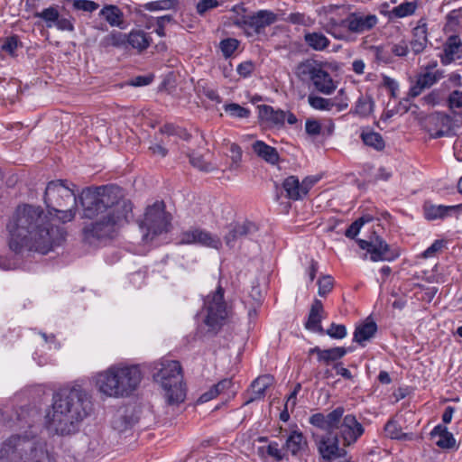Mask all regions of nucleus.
Returning <instances> with one entry per match:
<instances>
[{"instance_id":"obj_1","label":"nucleus","mask_w":462,"mask_h":462,"mask_svg":"<svg viewBox=\"0 0 462 462\" xmlns=\"http://www.w3.org/2000/svg\"><path fill=\"white\" fill-rule=\"evenodd\" d=\"M43 200L47 214L40 206L24 204L16 208L7 224L9 247L15 254L26 248L45 254L65 240L64 227L52 224L49 216L54 212L60 222H70L76 216L79 196H76L67 180H56L47 184Z\"/></svg>"},{"instance_id":"obj_2","label":"nucleus","mask_w":462,"mask_h":462,"mask_svg":"<svg viewBox=\"0 0 462 462\" xmlns=\"http://www.w3.org/2000/svg\"><path fill=\"white\" fill-rule=\"evenodd\" d=\"M79 203L83 217L95 218L82 229L83 241L88 245L115 239L120 227L132 217L131 201L118 198L113 188H86L79 194Z\"/></svg>"},{"instance_id":"obj_3","label":"nucleus","mask_w":462,"mask_h":462,"mask_svg":"<svg viewBox=\"0 0 462 462\" xmlns=\"http://www.w3.org/2000/svg\"><path fill=\"white\" fill-rule=\"evenodd\" d=\"M93 411L92 397L79 384H66L52 393L46 426L58 435H70Z\"/></svg>"},{"instance_id":"obj_4","label":"nucleus","mask_w":462,"mask_h":462,"mask_svg":"<svg viewBox=\"0 0 462 462\" xmlns=\"http://www.w3.org/2000/svg\"><path fill=\"white\" fill-rule=\"evenodd\" d=\"M143 377L139 365L116 364L96 375V387L107 397L125 398L139 388Z\"/></svg>"},{"instance_id":"obj_5","label":"nucleus","mask_w":462,"mask_h":462,"mask_svg":"<svg viewBox=\"0 0 462 462\" xmlns=\"http://www.w3.org/2000/svg\"><path fill=\"white\" fill-rule=\"evenodd\" d=\"M0 462H51L48 451L32 430L13 434L0 447Z\"/></svg>"},{"instance_id":"obj_6","label":"nucleus","mask_w":462,"mask_h":462,"mask_svg":"<svg viewBox=\"0 0 462 462\" xmlns=\"http://www.w3.org/2000/svg\"><path fill=\"white\" fill-rule=\"evenodd\" d=\"M155 367L153 379L160 383L164 391V397L168 404H178L185 399V386L183 383L182 368L176 360H162Z\"/></svg>"},{"instance_id":"obj_7","label":"nucleus","mask_w":462,"mask_h":462,"mask_svg":"<svg viewBox=\"0 0 462 462\" xmlns=\"http://www.w3.org/2000/svg\"><path fill=\"white\" fill-rule=\"evenodd\" d=\"M295 74L301 81H310L315 89L322 94L330 95L336 89L330 74L315 60L308 59L300 62Z\"/></svg>"},{"instance_id":"obj_8","label":"nucleus","mask_w":462,"mask_h":462,"mask_svg":"<svg viewBox=\"0 0 462 462\" xmlns=\"http://www.w3.org/2000/svg\"><path fill=\"white\" fill-rule=\"evenodd\" d=\"M224 294V289L218 285L214 292L209 293L204 299L203 311L205 317L203 322L208 328V332L213 335L218 333L228 315Z\"/></svg>"},{"instance_id":"obj_9","label":"nucleus","mask_w":462,"mask_h":462,"mask_svg":"<svg viewBox=\"0 0 462 462\" xmlns=\"http://www.w3.org/2000/svg\"><path fill=\"white\" fill-rule=\"evenodd\" d=\"M171 221V214L165 211L163 201H156L148 206L143 219L139 224L140 228L146 231L143 235V239L147 242L158 235L168 232Z\"/></svg>"},{"instance_id":"obj_10","label":"nucleus","mask_w":462,"mask_h":462,"mask_svg":"<svg viewBox=\"0 0 462 462\" xmlns=\"http://www.w3.org/2000/svg\"><path fill=\"white\" fill-rule=\"evenodd\" d=\"M278 21V15L271 10H259L233 19V24L241 29L245 36L254 37L264 33L266 27Z\"/></svg>"},{"instance_id":"obj_11","label":"nucleus","mask_w":462,"mask_h":462,"mask_svg":"<svg viewBox=\"0 0 462 462\" xmlns=\"http://www.w3.org/2000/svg\"><path fill=\"white\" fill-rule=\"evenodd\" d=\"M356 242L361 249L366 250L373 262H391L400 256V251L398 248L392 247L379 236H376L374 239L370 241L358 239Z\"/></svg>"},{"instance_id":"obj_12","label":"nucleus","mask_w":462,"mask_h":462,"mask_svg":"<svg viewBox=\"0 0 462 462\" xmlns=\"http://www.w3.org/2000/svg\"><path fill=\"white\" fill-rule=\"evenodd\" d=\"M179 245H198L213 249H220L222 241L217 235H213L206 229L191 226L183 230L178 236Z\"/></svg>"},{"instance_id":"obj_13","label":"nucleus","mask_w":462,"mask_h":462,"mask_svg":"<svg viewBox=\"0 0 462 462\" xmlns=\"http://www.w3.org/2000/svg\"><path fill=\"white\" fill-rule=\"evenodd\" d=\"M317 449L319 455V462H333L340 459L339 462H353L347 458V451L345 448L339 447L337 435H325L320 437L317 442Z\"/></svg>"},{"instance_id":"obj_14","label":"nucleus","mask_w":462,"mask_h":462,"mask_svg":"<svg viewBox=\"0 0 462 462\" xmlns=\"http://www.w3.org/2000/svg\"><path fill=\"white\" fill-rule=\"evenodd\" d=\"M378 23L375 14H364L360 12L348 13L345 17L346 33L348 39L345 42H353L354 35L363 34L374 29Z\"/></svg>"},{"instance_id":"obj_15","label":"nucleus","mask_w":462,"mask_h":462,"mask_svg":"<svg viewBox=\"0 0 462 462\" xmlns=\"http://www.w3.org/2000/svg\"><path fill=\"white\" fill-rule=\"evenodd\" d=\"M364 432V426L357 420L355 415H345L339 428V434L343 440L344 447L356 443Z\"/></svg>"},{"instance_id":"obj_16","label":"nucleus","mask_w":462,"mask_h":462,"mask_svg":"<svg viewBox=\"0 0 462 462\" xmlns=\"http://www.w3.org/2000/svg\"><path fill=\"white\" fill-rule=\"evenodd\" d=\"M257 231L258 227L254 222L246 220L242 223H235L230 225L224 240L228 247H233L237 240L254 235Z\"/></svg>"},{"instance_id":"obj_17","label":"nucleus","mask_w":462,"mask_h":462,"mask_svg":"<svg viewBox=\"0 0 462 462\" xmlns=\"http://www.w3.org/2000/svg\"><path fill=\"white\" fill-rule=\"evenodd\" d=\"M294 457H301L309 449L306 437L299 430H291L282 447Z\"/></svg>"},{"instance_id":"obj_18","label":"nucleus","mask_w":462,"mask_h":462,"mask_svg":"<svg viewBox=\"0 0 462 462\" xmlns=\"http://www.w3.org/2000/svg\"><path fill=\"white\" fill-rule=\"evenodd\" d=\"M324 308L322 301L315 299L311 304L308 319L305 322V328L319 334H324V329L321 326L323 319Z\"/></svg>"},{"instance_id":"obj_19","label":"nucleus","mask_w":462,"mask_h":462,"mask_svg":"<svg viewBox=\"0 0 462 462\" xmlns=\"http://www.w3.org/2000/svg\"><path fill=\"white\" fill-rule=\"evenodd\" d=\"M462 52V42L458 35H450L443 45V53L440 54V61L443 65L453 62L456 57Z\"/></svg>"},{"instance_id":"obj_20","label":"nucleus","mask_w":462,"mask_h":462,"mask_svg":"<svg viewBox=\"0 0 462 462\" xmlns=\"http://www.w3.org/2000/svg\"><path fill=\"white\" fill-rule=\"evenodd\" d=\"M462 211V203L455 206L444 205H425L424 215L428 220L442 219L452 213H459Z\"/></svg>"},{"instance_id":"obj_21","label":"nucleus","mask_w":462,"mask_h":462,"mask_svg":"<svg viewBox=\"0 0 462 462\" xmlns=\"http://www.w3.org/2000/svg\"><path fill=\"white\" fill-rule=\"evenodd\" d=\"M347 349L343 346H337L328 349H321L319 346L312 347L309 350L310 355L316 354L319 362L329 365L331 362L337 361L345 356Z\"/></svg>"},{"instance_id":"obj_22","label":"nucleus","mask_w":462,"mask_h":462,"mask_svg":"<svg viewBox=\"0 0 462 462\" xmlns=\"http://www.w3.org/2000/svg\"><path fill=\"white\" fill-rule=\"evenodd\" d=\"M259 118L272 126L282 127L284 125V111L274 109L269 105L258 106Z\"/></svg>"},{"instance_id":"obj_23","label":"nucleus","mask_w":462,"mask_h":462,"mask_svg":"<svg viewBox=\"0 0 462 462\" xmlns=\"http://www.w3.org/2000/svg\"><path fill=\"white\" fill-rule=\"evenodd\" d=\"M254 152L265 162L271 165L278 164L280 155L276 148L268 145L263 141L257 140L252 144Z\"/></svg>"},{"instance_id":"obj_24","label":"nucleus","mask_w":462,"mask_h":462,"mask_svg":"<svg viewBox=\"0 0 462 462\" xmlns=\"http://www.w3.org/2000/svg\"><path fill=\"white\" fill-rule=\"evenodd\" d=\"M428 43V28L426 23L419 21L418 25L412 30V40L411 48L412 52L417 55L421 53Z\"/></svg>"},{"instance_id":"obj_25","label":"nucleus","mask_w":462,"mask_h":462,"mask_svg":"<svg viewBox=\"0 0 462 462\" xmlns=\"http://www.w3.org/2000/svg\"><path fill=\"white\" fill-rule=\"evenodd\" d=\"M127 38L128 46L139 52L145 51L152 42L151 35L141 29H133L127 33Z\"/></svg>"},{"instance_id":"obj_26","label":"nucleus","mask_w":462,"mask_h":462,"mask_svg":"<svg viewBox=\"0 0 462 462\" xmlns=\"http://www.w3.org/2000/svg\"><path fill=\"white\" fill-rule=\"evenodd\" d=\"M305 44L315 51H323L330 45V40L321 32H305L303 35Z\"/></svg>"},{"instance_id":"obj_27","label":"nucleus","mask_w":462,"mask_h":462,"mask_svg":"<svg viewBox=\"0 0 462 462\" xmlns=\"http://www.w3.org/2000/svg\"><path fill=\"white\" fill-rule=\"evenodd\" d=\"M430 435L435 438L436 445L440 448L449 449L455 447L456 439L451 432H449L446 426L439 424L432 430Z\"/></svg>"},{"instance_id":"obj_28","label":"nucleus","mask_w":462,"mask_h":462,"mask_svg":"<svg viewBox=\"0 0 462 462\" xmlns=\"http://www.w3.org/2000/svg\"><path fill=\"white\" fill-rule=\"evenodd\" d=\"M435 84L430 71L420 73L416 77L415 83L410 88L408 97L411 98L417 97L423 90L431 88Z\"/></svg>"},{"instance_id":"obj_29","label":"nucleus","mask_w":462,"mask_h":462,"mask_svg":"<svg viewBox=\"0 0 462 462\" xmlns=\"http://www.w3.org/2000/svg\"><path fill=\"white\" fill-rule=\"evenodd\" d=\"M376 331V323L374 321H367L356 328L353 340L360 346H365V342L374 337Z\"/></svg>"},{"instance_id":"obj_30","label":"nucleus","mask_w":462,"mask_h":462,"mask_svg":"<svg viewBox=\"0 0 462 462\" xmlns=\"http://www.w3.org/2000/svg\"><path fill=\"white\" fill-rule=\"evenodd\" d=\"M324 30L337 41L348 39V34L346 33L345 18L337 19L329 17L324 26Z\"/></svg>"},{"instance_id":"obj_31","label":"nucleus","mask_w":462,"mask_h":462,"mask_svg":"<svg viewBox=\"0 0 462 462\" xmlns=\"http://www.w3.org/2000/svg\"><path fill=\"white\" fill-rule=\"evenodd\" d=\"M99 15L102 16L111 26L123 28L124 14L118 6L106 5L101 9Z\"/></svg>"},{"instance_id":"obj_32","label":"nucleus","mask_w":462,"mask_h":462,"mask_svg":"<svg viewBox=\"0 0 462 462\" xmlns=\"http://www.w3.org/2000/svg\"><path fill=\"white\" fill-rule=\"evenodd\" d=\"M282 189L286 192V197L291 200H300L304 198L301 190L300 182L296 176H289L282 182Z\"/></svg>"},{"instance_id":"obj_33","label":"nucleus","mask_w":462,"mask_h":462,"mask_svg":"<svg viewBox=\"0 0 462 462\" xmlns=\"http://www.w3.org/2000/svg\"><path fill=\"white\" fill-rule=\"evenodd\" d=\"M127 34L118 32L112 31L110 33L104 36L100 42L102 48L107 49L110 47L115 48H127L128 46Z\"/></svg>"},{"instance_id":"obj_34","label":"nucleus","mask_w":462,"mask_h":462,"mask_svg":"<svg viewBox=\"0 0 462 462\" xmlns=\"http://www.w3.org/2000/svg\"><path fill=\"white\" fill-rule=\"evenodd\" d=\"M273 377L270 374H263L257 377L252 383V394L251 401L262 399L264 397L265 391L273 384Z\"/></svg>"},{"instance_id":"obj_35","label":"nucleus","mask_w":462,"mask_h":462,"mask_svg":"<svg viewBox=\"0 0 462 462\" xmlns=\"http://www.w3.org/2000/svg\"><path fill=\"white\" fill-rule=\"evenodd\" d=\"M384 432L387 437L399 440H412L414 435L412 433H404L398 421L392 418L384 425Z\"/></svg>"},{"instance_id":"obj_36","label":"nucleus","mask_w":462,"mask_h":462,"mask_svg":"<svg viewBox=\"0 0 462 462\" xmlns=\"http://www.w3.org/2000/svg\"><path fill=\"white\" fill-rule=\"evenodd\" d=\"M374 101L369 95H361L356 104L353 114L357 115L360 117H367L374 111Z\"/></svg>"},{"instance_id":"obj_37","label":"nucleus","mask_w":462,"mask_h":462,"mask_svg":"<svg viewBox=\"0 0 462 462\" xmlns=\"http://www.w3.org/2000/svg\"><path fill=\"white\" fill-rule=\"evenodd\" d=\"M360 138L364 143L376 151H383L385 147V143L383 136L373 130H363Z\"/></svg>"},{"instance_id":"obj_38","label":"nucleus","mask_w":462,"mask_h":462,"mask_svg":"<svg viewBox=\"0 0 462 462\" xmlns=\"http://www.w3.org/2000/svg\"><path fill=\"white\" fill-rule=\"evenodd\" d=\"M462 30V7L450 11L446 15V24L444 31L446 32L456 33Z\"/></svg>"},{"instance_id":"obj_39","label":"nucleus","mask_w":462,"mask_h":462,"mask_svg":"<svg viewBox=\"0 0 462 462\" xmlns=\"http://www.w3.org/2000/svg\"><path fill=\"white\" fill-rule=\"evenodd\" d=\"M345 408L338 406L326 415L328 432L339 430L342 420L345 417Z\"/></svg>"},{"instance_id":"obj_40","label":"nucleus","mask_w":462,"mask_h":462,"mask_svg":"<svg viewBox=\"0 0 462 462\" xmlns=\"http://www.w3.org/2000/svg\"><path fill=\"white\" fill-rule=\"evenodd\" d=\"M418 8V2H403L390 12V17L403 18L412 15Z\"/></svg>"},{"instance_id":"obj_41","label":"nucleus","mask_w":462,"mask_h":462,"mask_svg":"<svg viewBox=\"0 0 462 462\" xmlns=\"http://www.w3.org/2000/svg\"><path fill=\"white\" fill-rule=\"evenodd\" d=\"M309 105L320 111H330L335 106V100L332 98H325L314 94H310L308 97Z\"/></svg>"},{"instance_id":"obj_42","label":"nucleus","mask_w":462,"mask_h":462,"mask_svg":"<svg viewBox=\"0 0 462 462\" xmlns=\"http://www.w3.org/2000/svg\"><path fill=\"white\" fill-rule=\"evenodd\" d=\"M23 48V42L17 35H11L3 40L1 50L12 57L16 56V51Z\"/></svg>"},{"instance_id":"obj_43","label":"nucleus","mask_w":462,"mask_h":462,"mask_svg":"<svg viewBox=\"0 0 462 462\" xmlns=\"http://www.w3.org/2000/svg\"><path fill=\"white\" fill-rule=\"evenodd\" d=\"M59 11L56 7L50 6L48 8L43 9L42 12H36L33 16L37 18L42 19L46 23V26L48 28L55 25L58 18H59Z\"/></svg>"},{"instance_id":"obj_44","label":"nucleus","mask_w":462,"mask_h":462,"mask_svg":"<svg viewBox=\"0 0 462 462\" xmlns=\"http://www.w3.org/2000/svg\"><path fill=\"white\" fill-rule=\"evenodd\" d=\"M161 132L168 135L178 136L179 138L187 142H189L191 138V134L185 128L175 125L173 124H165L161 128Z\"/></svg>"},{"instance_id":"obj_45","label":"nucleus","mask_w":462,"mask_h":462,"mask_svg":"<svg viewBox=\"0 0 462 462\" xmlns=\"http://www.w3.org/2000/svg\"><path fill=\"white\" fill-rule=\"evenodd\" d=\"M177 5L178 0H157L146 3L143 5V7L144 10L152 12L173 9Z\"/></svg>"},{"instance_id":"obj_46","label":"nucleus","mask_w":462,"mask_h":462,"mask_svg":"<svg viewBox=\"0 0 462 462\" xmlns=\"http://www.w3.org/2000/svg\"><path fill=\"white\" fill-rule=\"evenodd\" d=\"M224 109L231 116L236 118H247L251 114L248 108L244 107L236 103L226 104L224 106Z\"/></svg>"},{"instance_id":"obj_47","label":"nucleus","mask_w":462,"mask_h":462,"mask_svg":"<svg viewBox=\"0 0 462 462\" xmlns=\"http://www.w3.org/2000/svg\"><path fill=\"white\" fill-rule=\"evenodd\" d=\"M239 41L235 38H226L220 42L219 48L225 58H230L239 47Z\"/></svg>"},{"instance_id":"obj_48","label":"nucleus","mask_w":462,"mask_h":462,"mask_svg":"<svg viewBox=\"0 0 462 462\" xmlns=\"http://www.w3.org/2000/svg\"><path fill=\"white\" fill-rule=\"evenodd\" d=\"M285 21L292 24L302 26H311L314 23V19L303 13L299 12L290 14Z\"/></svg>"},{"instance_id":"obj_49","label":"nucleus","mask_w":462,"mask_h":462,"mask_svg":"<svg viewBox=\"0 0 462 462\" xmlns=\"http://www.w3.org/2000/svg\"><path fill=\"white\" fill-rule=\"evenodd\" d=\"M437 118H438V121L443 126H448V130H442V129L438 130L435 133L431 134V137L437 139V138H440V137H443V136L449 135L450 124L452 122L451 116L449 115H448V114H445V113H438L437 114Z\"/></svg>"},{"instance_id":"obj_50","label":"nucleus","mask_w":462,"mask_h":462,"mask_svg":"<svg viewBox=\"0 0 462 462\" xmlns=\"http://www.w3.org/2000/svg\"><path fill=\"white\" fill-rule=\"evenodd\" d=\"M318 285L319 295L321 297H326L334 287V280L330 275H322L318 281Z\"/></svg>"},{"instance_id":"obj_51","label":"nucleus","mask_w":462,"mask_h":462,"mask_svg":"<svg viewBox=\"0 0 462 462\" xmlns=\"http://www.w3.org/2000/svg\"><path fill=\"white\" fill-rule=\"evenodd\" d=\"M446 105L452 112L462 108V91L457 89L451 91L446 99Z\"/></svg>"},{"instance_id":"obj_52","label":"nucleus","mask_w":462,"mask_h":462,"mask_svg":"<svg viewBox=\"0 0 462 462\" xmlns=\"http://www.w3.org/2000/svg\"><path fill=\"white\" fill-rule=\"evenodd\" d=\"M305 132L309 136L316 138L322 133V125L319 121L315 118H307L305 122Z\"/></svg>"},{"instance_id":"obj_53","label":"nucleus","mask_w":462,"mask_h":462,"mask_svg":"<svg viewBox=\"0 0 462 462\" xmlns=\"http://www.w3.org/2000/svg\"><path fill=\"white\" fill-rule=\"evenodd\" d=\"M16 413V426L20 429L24 427L32 428L33 420H32L29 411L23 407H21L15 411Z\"/></svg>"},{"instance_id":"obj_54","label":"nucleus","mask_w":462,"mask_h":462,"mask_svg":"<svg viewBox=\"0 0 462 462\" xmlns=\"http://www.w3.org/2000/svg\"><path fill=\"white\" fill-rule=\"evenodd\" d=\"M369 50L374 53L377 62L387 64L392 61L391 53L383 46H371Z\"/></svg>"},{"instance_id":"obj_55","label":"nucleus","mask_w":462,"mask_h":462,"mask_svg":"<svg viewBox=\"0 0 462 462\" xmlns=\"http://www.w3.org/2000/svg\"><path fill=\"white\" fill-rule=\"evenodd\" d=\"M324 334L332 338L341 339L346 336V328L342 324L332 323L327 330H324Z\"/></svg>"},{"instance_id":"obj_56","label":"nucleus","mask_w":462,"mask_h":462,"mask_svg":"<svg viewBox=\"0 0 462 462\" xmlns=\"http://www.w3.org/2000/svg\"><path fill=\"white\" fill-rule=\"evenodd\" d=\"M189 157L190 164L200 171H209L213 169L211 164L207 162L201 155L191 153Z\"/></svg>"},{"instance_id":"obj_57","label":"nucleus","mask_w":462,"mask_h":462,"mask_svg":"<svg viewBox=\"0 0 462 462\" xmlns=\"http://www.w3.org/2000/svg\"><path fill=\"white\" fill-rule=\"evenodd\" d=\"M219 5L220 3L217 0H200L196 5V10L199 15L203 16L207 12L217 8Z\"/></svg>"},{"instance_id":"obj_58","label":"nucleus","mask_w":462,"mask_h":462,"mask_svg":"<svg viewBox=\"0 0 462 462\" xmlns=\"http://www.w3.org/2000/svg\"><path fill=\"white\" fill-rule=\"evenodd\" d=\"M98 4L90 0H74L73 7L76 10H82L86 12L92 13L98 8Z\"/></svg>"},{"instance_id":"obj_59","label":"nucleus","mask_w":462,"mask_h":462,"mask_svg":"<svg viewBox=\"0 0 462 462\" xmlns=\"http://www.w3.org/2000/svg\"><path fill=\"white\" fill-rule=\"evenodd\" d=\"M231 161L232 163L230 165L231 170H236L239 167V164L242 161V150L240 146L236 143H232L230 146Z\"/></svg>"},{"instance_id":"obj_60","label":"nucleus","mask_w":462,"mask_h":462,"mask_svg":"<svg viewBox=\"0 0 462 462\" xmlns=\"http://www.w3.org/2000/svg\"><path fill=\"white\" fill-rule=\"evenodd\" d=\"M443 99V94L440 89L435 88L423 97V101L430 106H437Z\"/></svg>"},{"instance_id":"obj_61","label":"nucleus","mask_w":462,"mask_h":462,"mask_svg":"<svg viewBox=\"0 0 462 462\" xmlns=\"http://www.w3.org/2000/svg\"><path fill=\"white\" fill-rule=\"evenodd\" d=\"M309 422L316 428L328 431L326 415L321 412L312 414L309 419Z\"/></svg>"},{"instance_id":"obj_62","label":"nucleus","mask_w":462,"mask_h":462,"mask_svg":"<svg viewBox=\"0 0 462 462\" xmlns=\"http://www.w3.org/2000/svg\"><path fill=\"white\" fill-rule=\"evenodd\" d=\"M445 245V241L444 240H435L432 245L428 247L422 254H421V256L423 258H430V257H433L437 253H439V251H441V249L444 247Z\"/></svg>"},{"instance_id":"obj_63","label":"nucleus","mask_w":462,"mask_h":462,"mask_svg":"<svg viewBox=\"0 0 462 462\" xmlns=\"http://www.w3.org/2000/svg\"><path fill=\"white\" fill-rule=\"evenodd\" d=\"M267 454L270 457L275 458L276 461H282L285 454L282 452V449L279 448V444L275 441L270 442L266 448Z\"/></svg>"},{"instance_id":"obj_64","label":"nucleus","mask_w":462,"mask_h":462,"mask_svg":"<svg viewBox=\"0 0 462 462\" xmlns=\"http://www.w3.org/2000/svg\"><path fill=\"white\" fill-rule=\"evenodd\" d=\"M391 51L397 57H405L409 53V46L405 41H401L392 46Z\"/></svg>"}]
</instances>
